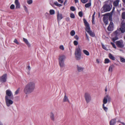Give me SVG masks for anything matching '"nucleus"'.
<instances>
[{
    "label": "nucleus",
    "instance_id": "nucleus-1",
    "mask_svg": "<svg viewBox=\"0 0 125 125\" xmlns=\"http://www.w3.org/2000/svg\"><path fill=\"white\" fill-rule=\"evenodd\" d=\"M13 96L11 91L10 90H7L6 92V95L5 97V103L6 106L9 107L12 105L13 102Z\"/></svg>",
    "mask_w": 125,
    "mask_h": 125
},
{
    "label": "nucleus",
    "instance_id": "nucleus-2",
    "mask_svg": "<svg viewBox=\"0 0 125 125\" xmlns=\"http://www.w3.org/2000/svg\"><path fill=\"white\" fill-rule=\"evenodd\" d=\"M35 83L33 82L28 83L25 86L23 92L26 94H29L33 92L35 88Z\"/></svg>",
    "mask_w": 125,
    "mask_h": 125
},
{
    "label": "nucleus",
    "instance_id": "nucleus-3",
    "mask_svg": "<svg viewBox=\"0 0 125 125\" xmlns=\"http://www.w3.org/2000/svg\"><path fill=\"white\" fill-rule=\"evenodd\" d=\"M121 27L120 28L119 30H117L115 31L112 34V35L114 36L115 37L113 38L114 41H115L118 38V36L120 33V31L122 33H124L125 32V22L123 21L121 23Z\"/></svg>",
    "mask_w": 125,
    "mask_h": 125
},
{
    "label": "nucleus",
    "instance_id": "nucleus-4",
    "mask_svg": "<svg viewBox=\"0 0 125 125\" xmlns=\"http://www.w3.org/2000/svg\"><path fill=\"white\" fill-rule=\"evenodd\" d=\"M85 26L86 27L85 29V30L92 37H94L95 36L94 33L90 30V27L89 24L88 23L86 19L84 18L83 20Z\"/></svg>",
    "mask_w": 125,
    "mask_h": 125
},
{
    "label": "nucleus",
    "instance_id": "nucleus-5",
    "mask_svg": "<svg viewBox=\"0 0 125 125\" xmlns=\"http://www.w3.org/2000/svg\"><path fill=\"white\" fill-rule=\"evenodd\" d=\"M111 100V97L108 95H107L105 96L103 99V104L102 105L103 108L104 110L107 111L108 110V108L104 106V104H106L108 102H110Z\"/></svg>",
    "mask_w": 125,
    "mask_h": 125
},
{
    "label": "nucleus",
    "instance_id": "nucleus-6",
    "mask_svg": "<svg viewBox=\"0 0 125 125\" xmlns=\"http://www.w3.org/2000/svg\"><path fill=\"white\" fill-rule=\"evenodd\" d=\"M65 58V56L64 54L59 55L58 60L59 65L61 67H62L64 66V60Z\"/></svg>",
    "mask_w": 125,
    "mask_h": 125
},
{
    "label": "nucleus",
    "instance_id": "nucleus-7",
    "mask_svg": "<svg viewBox=\"0 0 125 125\" xmlns=\"http://www.w3.org/2000/svg\"><path fill=\"white\" fill-rule=\"evenodd\" d=\"M75 57L76 59L80 60L81 57V51L79 46L76 48L75 52Z\"/></svg>",
    "mask_w": 125,
    "mask_h": 125
},
{
    "label": "nucleus",
    "instance_id": "nucleus-8",
    "mask_svg": "<svg viewBox=\"0 0 125 125\" xmlns=\"http://www.w3.org/2000/svg\"><path fill=\"white\" fill-rule=\"evenodd\" d=\"M111 9L110 6L108 4H105L103 6L101 9V12L104 13L110 11Z\"/></svg>",
    "mask_w": 125,
    "mask_h": 125
},
{
    "label": "nucleus",
    "instance_id": "nucleus-9",
    "mask_svg": "<svg viewBox=\"0 0 125 125\" xmlns=\"http://www.w3.org/2000/svg\"><path fill=\"white\" fill-rule=\"evenodd\" d=\"M84 97L87 103H89L91 100V97L90 94L88 93H85L84 95Z\"/></svg>",
    "mask_w": 125,
    "mask_h": 125
},
{
    "label": "nucleus",
    "instance_id": "nucleus-10",
    "mask_svg": "<svg viewBox=\"0 0 125 125\" xmlns=\"http://www.w3.org/2000/svg\"><path fill=\"white\" fill-rule=\"evenodd\" d=\"M115 44L117 46L120 48H123L125 45L124 42L122 40L116 41L115 42Z\"/></svg>",
    "mask_w": 125,
    "mask_h": 125
},
{
    "label": "nucleus",
    "instance_id": "nucleus-11",
    "mask_svg": "<svg viewBox=\"0 0 125 125\" xmlns=\"http://www.w3.org/2000/svg\"><path fill=\"white\" fill-rule=\"evenodd\" d=\"M109 14V13H107L103 15L104 16L103 17V20L104 23L106 25L108 24V20L109 18L108 17L106 16H108Z\"/></svg>",
    "mask_w": 125,
    "mask_h": 125
},
{
    "label": "nucleus",
    "instance_id": "nucleus-12",
    "mask_svg": "<svg viewBox=\"0 0 125 125\" xmlns=\"http://www.w3.org/2000/svg\"><path fill=\"white\" fill-rule=\"evenodd\" d=\"M7 74H4L2 76L0 77V82L2 83L6 82L7 79Z\"/></svg>",
    "mask_w": 125,
    "mask_h": 125
},
{
    "label": "nucleus",
    "instance_id": "nucleus-13",
    "mask_svg": "<svg viewBox=\"0 0 125 125\" xmlns=\"http://www.w3.org/2000/svg\"><path fill=\"white\" fill-rule=\"evenodd\" d=\"M114 24L112 21L110 22L109 25L107 29L109 31H111L113 30Z\"/></svg>",
    "mask_w": 125,
    "mask_h": 125
},
{
    "label": "nucleus",
    "instance_id": "nucleus-14",
    "mask_svg": "<svg viewBox=\"0 0 125 125\" xmlns=\"http://www.w3.org/2000/svg\"><path fill=\"white\" fill-rule=\"evenodd\" d=\"M63 18L62 14L61 13H60L58 11L57 14V18L58 22L62 19Z\"/></svg>",
    "mask_w": 125,
    "mask_h": 125
},
{
    "label": "nucleus",
    "instance_id": "nucleus-15",
    "mask_svg": "<svg viewBox=\"0 0 125 125\" xmlns=\"http://www.w3.org/2000/svg\"><path fill=\"white\" fill-rule=\"evenodd\" d=\"M50 118L51 120L53 121H54L55 120V115L53 113L51 112L50 113Z\"/></svg>",
    "mask_w": 125,
    "mask_h": 125
},
{
    "label": "nucleus",
    "instance_id": "nucleus-16",
    "mask_svg": "<svg viewBox=\"0 0 125 125\" xmlns=\"http://www.w3.org/2000/svg\"><path fill=\"white\" fill-rule=\"evenodd\" d=\"M76 68L78 71L79 72H82L84 69V68L78 65H76Z\"/></svg>",
    "mask_w": 125,
    "mask_h": 125
},
{
    "label": "nucleus",
    "instance_id": "nucleus-17",
    "mask_svg": "<svg viewBox=\"0 0 125 125\" xmlns=\"http://www.w3.org/2000/svg\"><path fill=\"white\" fill-rule=\"evenodd\" d=\"M14 3L16 5V9L20 8V3L19 2L18 0H15Z\"/></svg>",
    "mask_w": 125,
    "mask_h": 125
},
{
    "label": "nucleus",
    "instance_id": "nucleus-18",
    "mask_svg": "<svg viewBox=\"0 0 125 125\" xmlns=\"http://www.w3.org/2000/svg\"><path fill=\"white\" fill-rule=\"evenodd\" d=\"M23 41L26 44L28 47H31V44L29 43L27 40L24 38H23Z\"/></svg>",
    "mask_w": 125,
    "mask_h": 125
},
{
    "label": "nucleus",
    "instance_id": "nucleus-19",
    "mask_svg": "<svg viewBox=\"0 0 125 125\" xmlns=\"http://www.w3.org/2000/svg\"><path fill=\"white\" fill-rule=\"evenodd\" d=\"M119 1V0H116L114 1L113 3L114 6H115V7L117 6L118 5Z\"/></svg>",
    "mask_w": 125,
    "mask_h": 125
},
{
    "label": "nucleus",
    "instance_id": "nucleus-20",
    "mask_svg": "<svg viewBox=\"0 0 125 125\" xmlns=\"http://www.w3.org/2000/svg\"><path fill=\"white\" fill-rule=\"evenodd\" d=\"M63 102H69V100L68 99V97L67 96L66 94H65V95L63 99Z\"/></svg>",
    "mask_w": 125,
    "mask_h": 125
},
{
    "label": "nucleus",
    "instance_id": "nucleus-21",
    "mask_svg": "<svg viewBox=\"0 0 125 125\" xmlns=\"http://www.w3.org/2000/svg\"><path fill=\"white\" fill-rule=\"evenodd\" d=\"M116 122V119H113L111 120L110 122V125H114Z\"/></svg>",
    "mask_w": 125,
    "mask_h": 125
},
{
    "label": "nucleus",
    "instance_id": "nucleus-22",
    "mask_svg": "<svg viewBox=\"0 0 125 125\" xmlns=\"http://www.w3.org/2000/svg\"><path fill=\"white\" fill-rule=\"evenodd\" d=\"M114 67V66L113 65H111L109 66V68L108 71L109 72H112L113 71V69Z\"/></svg>",
    "mask_w": 125,
    "mask_h": 125
},
{
    "label": "nucleus",
    "instance_id": "nucleus-23",
    "mask_svg": "<svg viewBox=\"0 0 125 125\" xmlns=\"http://www.w3.org/2000/svg\"><path fill=\"white\" fill-rule=\"evenodd\" d=\"M108 55L110 59L113 60H115V57L114 56L111 54L110 53Z\"/></svg>",
    "mask_w": 125,
    "mask_h": 125
},
{
    "label": "nucleus",
    "instance_id": "nucleus-24",
    "mask_svg": "<svg viewBox=\"0 0 125 125\" xmlns=\"http://www.w3.org/2000/svg\"><path fill=\"white\" fill-rule=\"evenodd\" d=\"M89 1H90V2L89 3H87L85 5V6L86 8H88L91 5V0H89Z\"/></svg>",
    "mask_w": 125,
    "mask_h": 125
},
{
    "label": "nucleus",
    "instance_id": "nucleus-25",
    "mask_svg": "<svg viewBox=\"0 0 125 125\" xmlns=\"http://www.w3.org/2000/svg\"><path fill=\"white\" fill-rule=\"evenodd\" d=\"M83 52L86 55L88 56L89 55V52L86 50H83Z\"/></svg>",
    "mask_w": 125,
    "mask_h": 125
},
{
    "label": "nucleus",
    "instance_id": "nucleus-26",
    "mask_svg": "<svg viewBox=\"0 0 125 125\" xmlns=\"http://www.w3.org/2000/svg\"><path fill=\"white\" fill-rule=\"evenodd\" d=\"M120 58L121 62L123 63H125V59L121 57H120Z\"/></svg>",
    "mask_w": 125,
    "mask_h": 125
},
{
    "label": "nucleus",
    "instance_id": "nucleus-27",
    "mask_svg": "<svg viewBox=\"0 0 125 125\" xmlns=\"http://www.w3.org/2000/svg\"><path fill=\"white\" fill-rule=\"evenodd\" d=\"M50 13L51 15H52L54 14V11L53 10H51L50 11Z\"/></svg>",
    "mask_w": 125,
    "mask_h": 125
},
{
    "label": "nucleus",
    "instance_id": "nucleus-28",
    "mask_svg": "<svg viewBox=\"0 0 125 125\" xmlns=\"http://www.w3.org/2000/svg\"><path fill=\"white\" fill-rule=\"evenodd\" d=\"M23 7H24V10L26 13L28 12V8L25 5L23 6Z\"/></svg>",
    "mask_w": 125,
    "mask_h": 125
},
{
    "label": "nucleus",
    "instance_id": "nucleus-29",
    "mask_svg": "<svg viewBox=\"0 0 125 125\" xmlns=\"http://www.w3.org/2000/svg\"><path fill=\"white\" fill-rule=\"evenodd\" d=\"M104 61L105 63H107L110 62V60L108 59H105Z\"/></svg>",
    "mask_w": 125,
    "mask_h": 125
},
{
    "label": "nucleus",
    "instance_id": "nucleus-30",
    "mask_svg": "<svg viewBox=\"0 0 125 125\" xmlns=\"http://www.w3.org/2000/svg\"><path fill=\"white\" fill-rule=\"evenodd\" d=\"M75 34V31L73 30H72L70 32V34L72 36H74Z\"/></svg>",
    "mask_w": 125,
    "mask_h": 125
},
{
    "label": "nucleus",
    "instance_id": "nucleus-31",
    "mask_svg": "<svg viewBox=\"0 0 125 125\" xmlns=\"http://www.w3.org/2000/svg\"><path fill=\"white\" fill-rule=\"evenodd\" d=\"M122 19H125V12H123L122 14Z\"/></svg>",
    "mask_w": 125,
    "mask_h": 125
},
{
    "label": "nucleus",
    "instance_id": "nucleus-32",
    "mask_svg": "<svg viewBox=\"0 0 125 125\" xmlns=\"http://www.w3.org/2000/svg\"><path fill=\"white\" fill-rule=\"evenodd\" d=\"M10 9L11 10H13L15 8L14 5L13 4L11 5L10 6Z\"/></svg>",
    "mask_w": 125,
    "mask_h": 125
},
{
    "label": "nucleus",
    "instance_id": "nucleus-33",
    "mask_svg": "<svg viewBox=\"0 0 125 125\" xmlns=\"http://www.w3.org/2000/svg\"><path fill=\"white\" fill-rule=\"evenodd\" d=\"M27 2L29 4H30L32 3V0H27Z\"/></svg>",
    "mask_w": 125,
    "mask_h": 125
},
{
    "label": "nucleus",
    "instance_id": "nucleus-34",
    "mask_svg": "<svg viewBox=\"0 0 125 125\" xmlns=\"http://www.w3.org/2000/svg\"><path fill=\"white\" fill-rule=\"evenodd\" d=\"M71 10L73 11H74L75 10V9L73 6H72L70 8Z\"/></svg>",
    "mask_w": 125,
    "mask_h": 125
},
{
    "label": "nucleus",
    "instance_id": "nucleus-35",
    "mask_svg": "<svg viewBox=\"0 0 125 125\" xmlns=\"http://www.w3.org/2000/svg\"><path fill=\"white\" fill-rule=\"evenodd\" d=\"M20 90V88H18L17 90L15 92V94H18Z\"/></svg>",
    "mask_w": 125,
    "mask_h": 125
},
{
    "label": "nucleus",
    "instance_id": "nucleus-36",
    "mask_svg": "<svg viewBox=\"0 0 125 125\" xmlns=\"http://www.w3.org/2000/svg\"><path fill=\"white\" fill-rule=\"evenodd\" d=\"M78 15L80 17H82L83 15V12L82 11H80L79 12Z\"/></svg>",
    "mask_w": 125,
    "mask_h": 125
},
{
    "label": "nucleus",
    "instance_id": "nucleus-37",
    "mask_svg": "<svg viewBox=\"0 0 125 125\" xmlns=\"http://www.w3.org/2000/svg\"><path fill=\"white\" fill-rule=\"evenodd\" d=\"M70 17L72 18H74L75 17L74 14L73 13L70 14Z\"/></svg>",
    "mask_w": 125,
    "mask_h": 125
},
{
    "label": "nucleus",
    "instance_id": "nucleus-38",
    "mask_svg": "<svg viewBox=\"0 0 125 125\" xmlns=\"http://www.w3.org/2000/svg\"><path fill=\"white\" fill-rule=\"evenodd\" d=\"M95 12H94V13L93 14L92 16V21L93 22L94 21V15H95Z\"/></svg>",
    "mask_w": 125,
    "mask_h": 125
},
{
    "label": "nucleus",
    "instance_id": "nucleus-39",
    "mask_svg": "<svg viewBox=\"0 0 125 125\" xmlns=\"http://www.w3.org/2000/svg\"><path fill=\"white\" fill-rule=\"evenodd\" d=\"M81 1L82 3H85L88 1V0H81Z\"/></svg>",
    "mask_w": 125,
    "mask_h": 125
},
{
    "label": "nucleus",
    "instance_id": "nucleus-40",
    "mask_svg": "<svg viewBox=\"0 0 125 125\" xmlns=\"http://www.w3.org/2000/svg\"><path fill=\"white\" fill-rule=\"evenodd\" d=\"M111 45H112L113 47L115 49H116V46H115V44L114 43L111 42Z\"/></svg>",
    "mask_w": 125,
    "mask_h": 125
},
{
    "label": "nucleus",
    "instance_id": "nucleus-41",
    "mask_svg": "<svg viewBox=\"0 0 125 125\" xmlns=\"http://www.w3.org/2000/svg\"><path fill=\"white\" fill-rule=\"evenodd\" d=\"M59 48L60 49L62 50H64V48L63 45H60Z\"/></svg>",
    "mask_w": 125,
    "mask_h": 125
},
{
    "label": "nucleus",
    "instance_id": "nucleus-42",
    "mask_svg": "<svg viewBox=\"0 0 125 125\" xmlns=\"http://www.w3.org/2000/svg\"><path fill=\"white\" fill-rule=\"evenodd\" d=\"M73 43L76 46L78 45V43L77 41H75L73 42Z\"/></svg>",
    "mask_w": 125,
    "mask_h": 125
},
{
    "label": "nucleus",
    "instance_id": "nucleus-43",
    "mask_svg": "<svg viewBox=\"0 0 125 125\" xmlns=\"http://www.w3.org/2000/svg\"><path fill=\"white\" fill-rule=\"evenodd\" d=\"M14 42L17 44H19V43L18 42L17 40L16 39H15L14 40Z\"/></svg>",
    "mask_w": 125,
    "mask_h": 125
},
{
    "label": "nucleus",
    "instance_id": "nucleus-44",
    "mask_svg": "<svg viewBox=\"0 0 125 125\" xmlns=\"http://www.w3.org/2000/svg\"><path fill=\"white\" fill-rule=\"evenodd\" d=\"M102 48L104 49V50H106V47L104 45L102 44Z\"/></svg>",
    "mask_w": 125,
    "mask_h": 125
},
{
    "label": "nucleus",
    "instance_id": "nucleus-45",
    "mask_svg": "<svg viewBox=\"0 0 125 125\" xmlns=\"http://www.w3.org/2000/svg\"><path fill=\"white\" fill-rule=\"evenodd\" d=\"M74 38L77 40H78L79 39L77 35H75L74 37Z\"/></svg>",
    "mask_w": 125,
    "mask_h": 125
},
{
    "label": "nucleus",
    "instance_id": "nucleus-46",
    "mask_svg": "<svg viewBox=\"0 0 125 125\" xmlns=\"http://www.w3.org/2000/svg\"><path fill=\"white\" fill-rule=\"evenodd\" d=\"M58 2L61 3H62L63 2V1L62 0H58Z\"/></svg>",
    "mask_w": 125,
    "mask_h": 125
},
{
    "label": "nucleus",
    "instance_id": "nucleus-47",
    "mask_svg": "<svg viewBox=\"0 0 125 125\" xmlns=\"http://www.w3.org/2000/svg\"><path fill=\"white\" fill-rule=\"evenodd\" d=\"M59 4V3H58L57 1L55 2L54 3V4L55 5L57 6Z\"/></svg>",
    "mask_w": 125,
    "mask_h": 125
},
{
    "label": "nucleus",
    "instance_id": "nucleus-48",
    "mask_svg": "<svg viewBox=\"0 0 125 125\" xmlns=\"http://www.w3.org/2000/svg\"><path fill=\"white\" fill-rule=\"evenodd\" d=\"M85 34H86V37L87 38V40L88 41H89V38L88 36V35L86 33H85Z\"/></svg>",
    "mask_w": 125,
    "mask_h": 125
},
{
    "label": "nucleus",
    "instance_id": "nucleus-49",
    "mask_svg": "<svg viewBox=\"0 0 125 125\" xmlns=\"http://www.w3.org/2000/svg\"><path fill=\"white\" fill-rule=\"evenodd\" d=\"M96 61L98 63H100V61H99V60L98 59H96Z\"/></svg>",
    "mask_w": 125,
    "mask_h": 125
},
{
    "label": "nucleus",
    "instance_id": "nucleus-50",
    "mask_svg": "<svg viewBox=\"0 0 125 125\" xmlns=\"http://www.w3.org/2000/svg\"><path fill=\"white\" fill-rule=\"evenodd\" d=\"M66 20L67 21H69L70 19L69 18H66Z\"/></svg>",
    "mask_w": 125,
    "mask_h": 125
},
{
    "label": "nucleus",
    "instance_id": "nucleus-51",
    "mask_svg": "<svg viewBox=\"0 0 125 125\" xmlns=\"http://www.w3.org/2000/svg\"><path fill=\"white\" fill-rule=\"evenodd\" d=\"M62 6V5L61 4H59L57 6L60 7L61 6Z\"/></svg>",
    "mask_w": 125,
    "mask_h": 125
},
{
    "label": "nucleus",
    "instance_id": "nucleus-52",
    "mask_svg": "<svg viewBox=\"0 0 125 125\" xmlns=\"http://www.w3.org/2000/svg\"><path fill=\"white\" fill-rule=\"evenodd\" d=\"M75 3H77L78 2V0H74Z\"/></svg>",
    "mask_w": 125,
    "mask_h": 125
},
{
    "label": "nucleus",
    "instance_id": "nucleus-53",
    "mask_svg": "<svg viewBox=\"0 0 125 125\" xmlns=\"http://www.w3.org/2000/svg\"><path fill=\"white\" fill-rule=\"evenodd\" d=\"M28 68L29 70H30L31 69V68L29 66H28Z\"/></svg>",
    "mask_w": 125,
    "mask_h": 125
},
{
    "label": "nucleus",
    "instance_id": "nucleus-54",
    "mask_svg": "<svg viewBox=\"0 0 125 125\" xmlns=\"http://www.w3.org/2000/svg\"><path fill=\"white\" fill-rule=\"evenodd\" d=\"M67 0H65V2H64V5H65L66 3V2H67Z\"/></svg>",
    "mask_w": 125,
    "mask_h": 125
},
{
    "label": "nucleus",
    "instance_id": "nucleus-55",
    "mask_svg": "<svg viewBox=\"0 0 125 125\" xmlns=\"http://www.w3.org/2000/svg\"><path fill=\"white\" fill-rule=\"evenodd\" d=\"M122 124L123 125H125V124L124 123L121 122Z\"/></svg>",
    "mask_w": 125,
    "mask_h": 125
},
{
    "label": "nucleus",
    "instance_id": "nucleus-56",
    "mask_svg": "<svg viewBox=\"0 0 125 125\" xmlns=\"http://www.w3.org/2000/svg\"><path fill=\"white\" fill-rule=\"evenodd\" d=\"M0 125H3L2 123V122L0 121Z\"/></svg>",
    "mask_w": 125,
    "mask_h": 125
},
{
    "label": "nucleus",
    "instance_id": "nucleus-57",
    "mask_svg": "<svg viewBox=\"0 0 125 125\" xmlns=\"http://www.w3.org/2000/svg\"><path fill=\"white\" fill-rule=\"evenodd\" d=\"M105 92H106L107 91V88H106L105 89Z\"/></svg>",
    "mask_w": 125,
    "mask_h": 125
},
{
    "label": "nucleus",
    "instance_id": "nucleus-58",
    "mask_svg": "<svg viewBox=\"0 0 125 125\" xmlns=\"http://www.w3.org/2000/svg\"><path fill=\"white\" fill-rule=\"evenodd\" d=\"M122 0L123 2L125 3V0Z\"/></svg>",
    "mask_w": 125,
    "mask_h": 125
},
{
    "label": "nucleus",
    "instance_id": "nucleus-59",
    "mask_svg": "<svg viewBox=\"0 0 125 125\" xmlns=\"http://www.w3.org/2000/svg\"><path fill=\"white\" fill-rule=\"evenodd\" d=\"M115 6H114V7L113 8V10H114L115 9Z\"/></svg>",
    "mask_w": 125,
    "mask_h": 125
},
{
    "label": "nucleus",
    "instance_id": "nucleus-60",
    "mask_svg": "<svg viewBox=\"0 0 125 125\" xmlns=\"http://www.w3.org/2000/svg\"><path fill=\"white\" fill-rule=\"evenodd\" d=\"M124 39L125 40V34L124 36Z\"/></svg>",
    "mask_w": 125,
    "mask_h": 125
},
{
    "label": "nucleus",
    "instance_id": "nucleus-61",
    "mask_svg": "<svg viewBox=\"0 0 125 125\" xmlns=\"http://www.w3.org/2000/svg\"><path fill=\"white\" fill-rule=\"evenodd\" d=\"M46 14H47L49 15V14L48 13H46Z\"/></svg>",
    "mask_w": 125,
    "mask_h": 125
},
{
    "label": "nucleus",
    "instance_id": "nucleus-62",
    "mask_svg": "<svg viewBox=\"0 0 125 125\" xmlns=\"http://www.w3.org/2000/svg\"><path fill=\"white\" fill-rule=\"evenodd\" d=\"M92 21V23H94V21H93H93Z\"/></svg>",
    "mask_w": 125,
    "mask_h": 125
},
{
    "label": "nucleus",
    "instance_id": "nucleus-63",
    "mask_svg": "<svg viewBox=\"0 0 125 125\" xmlns=\"http://www.w3.org/2000/svg\"><path fill=\"white\" fill-rule=\"evenodd\" d=\"M120 51H122V50H120Z\"/></svg>",
    "mask_w": 125,
    "mask_h": 125
},
{
    "label": "nucleus",
    "instance_id": "nucleus-64",
    "mask_svg": "<svg viewBox=\"0 0 125 125\" xmlns=\"http://www.w3.org/2000/svg\"><path fill=\"white\" fill-rule=\"evenodd\" d=\"M118 122H120L119 121H118Z\"/></svg>",
    "mask_w": 125,
    "mask_h": 125
}]
</instances>
